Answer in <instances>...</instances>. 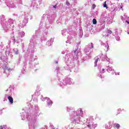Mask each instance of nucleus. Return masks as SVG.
<instances>
[{
	"instance_id": "f257e3e1",
	"label": "nucleus",
	"mask_w": 129,
	"mask_h": 129,
	"mask_svg": "<svg viewBox=\"0 0 129 129\" xmlns=\"http://www.w3.org/2000/svg\"><path fill=\"white\" fill-rule=\"evenodd\" d=\"M8 99L11 104L14 103V99L13 98V97L9 96H8Z\"/></svg>"
},
{
	"instance_id": "f03ea898",
	"label": "nucleus",
	"mask_w": 129,
	"mask_h": 129,
	"mask_svg": "<svg viewBox=\"0 0 129 129\" xmlns=\"http://www.w3.org/2000/svg\"><path fill=\"white\" fill-rule=\"evenodd\" d=\"M98 60H99V58H97L96 60L95 61V67H96L97 66V62H98Z\"/></svg>"
},
{
	"instance_id": "7ed1b4c3",
	"label": "nucleus",
	"mask_w": 129,
	"mask_h": 129,
	"mask_svg": "<svg viewBox=\"0 0 129 129\" xmlns=\"http://www.w3.org/2000/svg\"><path fill=\"white\" fill-rule=\"evenodd\" d=\"M97 23V21H96V19H93V24L94 25H96Z\"/></svg>"
},
{
	"instance_id": "20e7f679",
	"label": "nucleus",
	"mask_w": 129,
	"mask_h": 129,
	"mask_svg": "<svg viewBox=\"0 0 129 129\" xmlns=\"http://www.w3.org/2000/svg\"><path fill=\"white\" fill-rule=\"evenodd\" d=\"M104 8H106V9H108V7L106 5V2H104V4H103Z\"/></svg>"
},
{
	"instance_id": "39448f33",
	"label": "nucleus",
	"mask_w": 129,
	"mask_h": 129,
	"mask_svg": "<svg viewBox=\"0 0 129 129\" xmlns=\"http://www.w3.org/2000/svg\"><path fill=\"white\" fill-rule=\"evenodd\" d=\"M115 127L117 129H118V128H119V127H120V125H119V124H118V123H117V124H116Z\"/></svg>"
},
{
	"instance_id": "423d86ee",
	"label": "nucleus",
	"mask_w": 129,
	"mask_h": 129,
	"mask_svg": "<svg viewBox=\"0 0 129 129\" xmlns=\"http://www.w3.org/2000/svg\"><path fill=\"white\" fill-rule=\"evenodd\" d=\"M53 104V102L52 101H50L48 102V105H51Z\"/></svg>"
},
{
	"instance_id": "0eeeda50",
	"label": "nucleus",
	"mask_w": 129,
	"mask_h": 129,
	"mask_svg": "<svg viewBox=\"0 0 129 129\" xmlns=\"http://www.w3.org/2000/svg\"><path fill=\"white\" fill-rule=\"evenodd\" d=\"M87 126H88L91 129L93 128L92 125L91 124H89L87 125Z\"/></svg>"
},
{
	"instance_id": "6e6552de",
	"label": "nucleus",
	"mask_w": 129,
	"mask_h": 129,
	"mask_svg": "<svg viewBox=\"0 0 129 129\" xmlns=\"http://www.w3.org/2000/svg\"><path fill=\"white\" fill-rule=\"evenodd\" d=\"M92 7H93V10H94V9H95V8H96V5H95V4H93Z\"/></svg>"
},
{
	"instance_id": "1a4fd4ad",
	"label": "nucleus",
	"mask_w": 129,
	"mask_h": 129,
	"mask_svg": "<svg viewBox=\"0 0 129 129\" xmlns=\"http://www.w3.org/2000/svg\"><path fill=\"white\" fill-rule=\"evenodd\" d=\"M108 33L109 34H112V31L111 30H108Z\"/></svg>"
},
{
	"instance_id": "9d476101",
	"label": "nucleus",
	"mask_w": 129,
	"mask_h": 129,
	"mask_svg": "<svg viewBox=\"0 0 129 129\" xmlns=\"http://www.w3.org/2000/svg\"><path fill=\"white\" fill-rule=\"evenodd\" d=\"M53 8H54V9H56V8H57V4H56L55 6H53Z\"/></svg>"
},
{
	"instance_id": "9b49d317",
	"label": "nucleus",
	"mask_w": 129,
	"mask_h": 129,
	"mask_svg": "<svg viewBox=\"0 0 129 129\" xmlns=\"http://www.w3.org/2000/svg\"><path fill=\"white\" fill-rule=\"evenodd\" d=\"M91 48H93V43H92V42L91 43Z\"/></svg>"
},
{
	"instance_id": "f8f14e48",
	"label": "nucleus",
	"mask_w": 129,
	"mask_h": 129,
	"mask_svg": "<svg viewBox=\"0 0 129 129\" xmlns=\"http://www.w3.org/2000/svg\"><path fill=\"white\" fill-rule=\"evenodd\" d=\"M15 54L16 55H18V54H19V50L16 51V52H15Z\"/></svg>"
},
{
	"instance_id": "ddd939ff",
	"label": "nucleus",
	"mask_w": 129,
	"mask_h": 129,
	"mask_svg": "<svg viewBox=\"0 0 129 129\" xmlns=\"http://www.w3.org/2000/svg\"><path fill=\"white\" fill-rule=\"evenodd\" d=\"M104 69H102V73H104Z\"/></svg>"
},
{
	"instance_id": "4468645a",
	"label": "nucleus",
	"mask_w": 129,
	"mask_h": 129,
	"mask_svg": "<svg viewBox=\"0 0 129 129\" xmlns=\"http://www.w3.org/2000/svg\"><path fill=\"white\" fill-rule=\"evenodd\" d=\"M0 129H4V126H0Z\"/></svg>"
},
{
	"instance_id": "2eb2a0df",
	"label": "nucleus",
	"mask_w": 129,
	"mask_h": 129,
	"mask_svg": "<svg viewBox=\"0 0 129 129\" xmlns=\"http://www.w3.org/2000/svg\"><path fill=\"white\" fill-rule=\"evenodd\" d=\"M125 23H127V24H129V22L128 21H125Z\"/></svg>"
},
{
	"instance_id": "dca6fc26",
	"label": "nucleus",
	"mask_w": 129,
	"mask_h": 129,
	"mask_svg": "<svg viewBox=\"0 0 129 129\" xmlns=\"http://www.w3.org/2000/svg\"><path fill=\"white\" fill-rule=\"evenodd\" d=\"M56 63L57 64H58V61H56Z\"/></svg>"
}]
</instances>
